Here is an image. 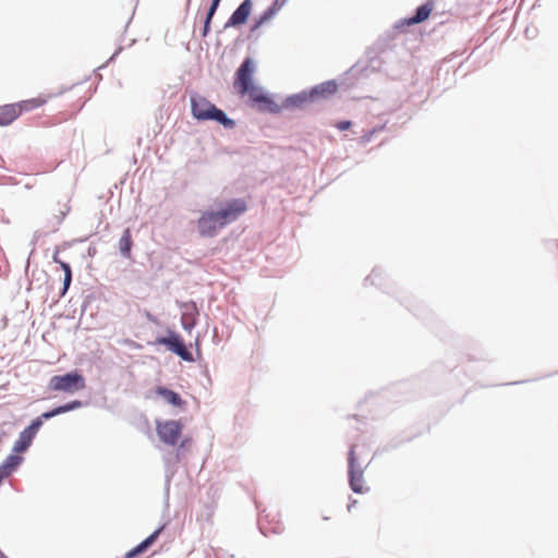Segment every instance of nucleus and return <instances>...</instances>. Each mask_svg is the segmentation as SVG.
<instances>
[{"instance_id": "obj_1", "label": "nucleus", "mask_w": 558, "mask_h": 558, "mask_svg": "<svg viewBox=\"0 0 558 558\" xmlns=\"http://www.w3.org/2000/svg\"><path fill=\"white\" fill-rule=\"evenodd\" d=\"M337 92V83L333 80L323 82L310 89L288 96L281 101V109H303L306 105L327 99Z\"/></svg>"}, {"instance_id": "obj_2", "label": "nucleus", "mask_w": 558, "mask_h": 558, "mask_svg": "<svg viewBox=\"0 0 558 558\" xmlns=\"http://www.w3.org/2000/svg\"><path fill=\"white\" fill-rule=\"evenodd\" d=\"M191 113L197 121H216L227 130L235 126V121L229 118L223 110L196 93L191 96Z\"/></svg>"}, {"instance_id": "obj_3", "label": "nucleus", "mask_w": 558, "mask_h": 558, "mask_svg": "<svg viewBox=\"0 0 558 558\" xmlns=\"http://www.w3.org/2000/svg\"><path fill=\"white\" fill-rule=\"evenodd\" d=\"M255 62L252 58H245L235 73L234 84L241 95L260 92V87L253 84Z\"/></svg>"}, {"instance_id": "obj_4", "label": "nucleus", "mask_w": 558, "mask_h": 558, "mask_svg": "<svg viewBox=\"0 0 558 558\" xmlns=\"http://www.w3.org/2000/svg\"><path fill=\"white\" fill-rule=\"evenodd\" d=\"M48 387L50 390L54 391L72 392L83 389L85 387V379L77 372L54 375L50 378Z\"/></svg>"}, {"instance_id": "obj_5", "label": "nucleus", "mask_w": 558, "mask_h": 558, "mask_svg": "<svg viewBox=\"0 0 558 558\" xmlns=\"http://www.w3.org/2000/svg\"><path fill=\"white\" fill-rule=\"evenodd\" d=\"M363 474L364 468H362L357 461L355 456V446L351 445L348 453V476L350 488L355 494H362L368 490V488L365 489L363 487Z\"/></svg>"}, {"instance_id": "obj_6", "label": "nucleus", "mask_w": 558, "mask_h": 558, "mask_svg": "<svg viewBox=\"0 0 558 558\" xmlns=\"http://www.w3.org/2000/svg\"><path fill=\"white\" fill-rule=\"evenodd\" d=\"M246 203L241 198H232L227 201L217 210H214L218 217L222 228L235 221L246 210Z\"/></svg>"}, {"instance_id": "obj_7", "label": "nucleus", "mask_w": 558, "mask_h": 558, "mask_svg": "<svg viewBox=\"0 0 558 558\" xmlns=\"http://www.w3.org/2000/svg\"><path fill=\"white\" fill-rule=\"evenodd\" d=\"M156 344L165 345L170 352L174 353L185 362H193V354L187 350L183 339L172 330L168 331L167 337H159Z\"/></svg>"}, {"instance_id": "obj_8", "label": "nucleus", "mask_w": 558, "mask_h": 558, "mask_svg": "<svg viewBox=\"0 0 558 558\" xmlns=\"http://www.w3.org/2000/svg\"><path fill=\"white\" fill-rule=\"evenodd\" d=\"M39 106L38 99L0 106V125H9L21 116L23 110H31Z\"/></svg>"}, {"instance_id": "obj_9", "label": "nucleus", "mask_w": 558, "mask_h": 558, "mask_svg": "<svg viewBox=\"0 0 558 558\" xmlns=\"http://www.w3.org/2000/svg\"><path fill=\"white\" fill-rule=\"evenodd\" d=\"M196 227L201 238H215L222 229L214 210L203 211L196 221Z\"/></svg>"}, {"instance_id": "obj_10", "label": "nucleus", "mask_w": 558, "mask_h": 558, "mask_svg": "<svg viewBox=\"0 0 558 558\" xmlns=\"http://www.w3.org/2000/svg\"><path fill=\"white\" fill-rule=\"evenodd\" d=\"M183 425L180 421H166L163 423H157V435L160 440L169 446L177 445L181 434Z\"/></svg>"}, {"instance_id": "obj_11", "label": "nucleus", "mask_w": 558, "mask_h": 558, "mask_svg": "<svg viewBox=\"0 0 558 558\" xmlns=\"http://www.w3.org/2000/svg\"><path fill=\"white\" fill-rule=\"evenodd\" d=\"M247 96L252 102V107L258 110L259 112H279V104H277L271 97L265 94L262 87L260 92H252L247 94Z\"/></svg>"}, {"instance_id": "obj_12", "label": "nucleus", "mask_w": 558, "mask_h": 558, "mask_svg": "<svg viewBox=\"0 0 558 558\" xmlns=\"http://www.w3.org/2000/svg\"><path fill=\"white\" fill-rule=\"evenodd\" d=\"M38 425L39 421H32V423L20 433L17 440L13 445V452H23L32 445L33 439L40 429Z\"/></svg>"}, {"instance_id": "obj_13", "label": "nucleus", "mask_w": 558, "mask_h": 558, "mask_svg": "<svg viewBox=\"0 0 558 558\" xmlns=\"http://www.w3.org/2000/svg\"><path fill=\"white\" fill-rule=\"evenodd\" d=\"M181 325L186 331H191L197 324L198 308L195 302H182L180 304Z\"/></svg>"}, {"instance_id": "obj_14", "label": "nucleus", "mask_w": 558, "mask_h": 558, "mask_svg": "<svg viewBox=\"0 0 558 558\" xmlns=\"http://www.w3.org/2000/svg\"><path fill=\"white\" fill-rule=\"evenodd\" d=\"M252 0H243L226 22L225 28L235 27L246 23L252 12Z\"/></svg>"}, {"instance_id": "obj_15", "label": "nucleus", "mask_w": 558, "mask_h": 558, "mask_svg": "<svg viewBox=\"0 0 558 558\" xmlns=\"http://www.w3.org/2000/svg\"><path fill=\"white\" fill-rule=\"evenodd\" d=\"M23 458L21 456L11 453L0 464V483L9 477L22 463Z\"/></svg>"}, {"instance_id": "obj_16", "label": "nucleus", "mask_w": 558, "mask_h": 558, "mask_svg": "<svg viewBox=\"0 0 558 558\" xmlns=\"http://www.w3.org/2000/svg\"><path fill=\"white\" fill-rule=\"evenodd\" d=\"M279 10V0H272V3L269 8H267L260 15L256 16L254 19V23L251 27V32L256 31L260 26H263L265 23L269 22L275 17Z\"/></svg>"}, {"instance_id": "obj_17", "label": "nucleus", "mask_w": 558, "mask_h": 558, "mask_svg": "<svg viewBox=\"0 0 558 558\" xmlns=\"http://www.w3.org/2000/svg\"><path fill=\"white\" fill-rule=\"evenodd\" d=\"M432 11H433V3L430 1H428V2L417 7L415 10V13L412 16L405 19L404 23L407 25L420 24L428 19Z\"/></svg>"}, {"instance_id": "obj_18", "label": "nucleus", "mask_w": 558, "mask_h": 558, "mask_svg": "<svg viewBox=\"0 0 558 558\" xmlns=\"http://www.w3.org/2000/svg\"><path fill=\"white\" fill-rule=\"evenodd\" d=\"M163 526L158 527L149 536H147L144 541H142L138 545H136L133 549L128 551L124 556V558H134L138 554L144 553L159 536L160 532L162 531Z\"/></svg>"}, {"instance_id": "obj_19", "label": "nucleus", "mask_w": 558, "mask_h": 558, "mask_svg": "<svg viewBox=\"0 0 558 558\" xmlns=\"http://www.w3.org/2000/svg\"><path fill=\"white\" fill-rule=\"evenodd\" d=\"M257 523L260 533L266 537L276 535L279 531V522L270 521L266 514H260Z\"/></svg>"}, {"instance_id": "obj_20", "label": "nucleus", "mask_w": 558, "mask_h": 558, "mask_svg": "<svg viewBox=\"0 0 558 558\" xmlns=\"http://www.w3.org/2000/svg\"><path fill=\"white\" fill-rule=\"evenodd\" d=\"M156 392L171 405L182 407L185 403V401L181 398V396L178 392L167 387H157Z\"/></svg>"}, {"instance_id": "obj_21", "label": "nucleus", "mask_w": 558, "mask_h": 558, "mask_svg": "<svg viewBox=\"0 0 558 558\" xmlns=\"http://www.w3.org/2000/svg\"><path fill=\"white\" fill-rule=\"evenodd\" d=\"M131 247H132V235L131 230L126 228L119 241V250L123 257H130L131 256Z\"/></svg>"}, {"instance_id": "obj_22", "label": "nucleus", "mask_w": 558, "mask_h": 558, "mask_svg": "<svg viewBox=\"0 0 558 558\" xmlns=\"http://www.w3.org/2000/svg\"><path fill=\"white\" fill-rule=\"evenodd\" d=\"M53 260L56 263H59L61 265V268L63 269L64 271V279H63V287H62V290H61V296H63L69 288H70V284L72 282V270H71V267L68 263H64V262H61L58 259V253H56L53 255Z\"/></svg>"}, {"instance_id": "obj_23", "label": "nucleus", "mask_w": 558, "mask_h": 558, "mask_svg": "<svg viewBox=\"0 0 558 558\" xmlns=\"http://www.w3.org/2000/svg\"><path fill=\"white\" fill-rule=\"evenodd\" d=\"M83 407V402L80 401V400H73L71 402H68L65 404H62V405H59L57 407L58 408V412L59 414H63V413H66V412H70V411H74L76 409H80Z\"/></svg>"}, {"instance_id": "obj_24", "label": "nucleus", "mask_w": 558, "mask_h": 558, "mask_svg": "<svg viewBox=\"0 0 558 558\" xmlns=\"http://www.w3.org/2000/svg\"><path fill=\"white\" fill-rule=\"evenodd\" d=\"M57 415H59L58 408H54L50 411L44 412L41 415L34 418L33 421H39L38 427L40 428L43 426L44 421L50 420Z\"/></svg>"}, {"instance_id": "obj_25", "label": "nucleus", "mask_w": 558, "mask_h": 558, "mask_svg": "<svg viewBox=\"0 0 558 558\" xmlns=\"http://www.w3.org/2000/svg\"><path fill=\"white\" fill-rule=\"evenodd\" d=\"M384 129H385V124L374 126L372 130H368L367 132H365V133L362 135V137H361L362 142H363V143H368V142H371V140H372V137H373V135H374V134H376V133L381 132Z\"/></svg>"}, {"instance_id": "obj_26", "label": "nucleus", "mask_w": 558, "mask_h": 558, "mask_svg": "<svg viewBox=\"0 0 558 558\" xmlns=\"http://www.w3.org/2000/svg\"><path fill=\"white\" fill-rule=\"evenodd\" d=\"M191 444H192V439L191 438H184L180 442V445H179V447L177 449V454H175L178 461L181 460L182 454L184 453L185 450H187L190 448Z\"/></svg>"}, {"instance_id": "obj_27", "label": "nucleus", "mask_w": 558, "mask_h": 558, "mask_svg": "<svg viewBox=\"0 0 558 558\" xmlns=\"http://www.w3.org/2000/svg\"><path fill=\"white\" fill-rule=\"evenodd\" d=\"M380 276H381V270L379 268H374L372 270L371 275L366 277L365 283L378 284L376 279L379 278Z\"/></svg>"}, {"instance_id": "obj_28", "label": "nucleus", "mask_w": 558, "mask_h": 558, "mask_svg": "<svg viewBox=\"0 0 558 558\" xmlns=\"http://www.w3.org/2000/svg\"><path fill=\"white\" fill-rule=\"evenodd\" d=\"M351 124H352L351 121L343 120V121H340L337 123V128L340 131H345V130L350 129Z\"/></svg>"}, {"instance_id": "obj_29", "label": "nucleus", "mask_w": 558, "mask_h": 558, "mask_svg": "<svg viewBox=\"0 0 558 558\" xmlns=\"http://www.w3.org/2000/svg\"><path fill=\"white\" fill-rule=\"evenodd\" d=\"M217 10H218L217 7L210 4L208 10H207V12H206L205 19L213 20V17L215 16Z\"/></svg>"}, {"instance_id": "obj_30", "label": "nucleus", "mask_w": 558, "mask_h": 558, "mask_svg": "<svg viewBox=\"0 0 558 558\" xmlns=\"http://www.w3.org/2000/svg\"><path fill=\"white\" fill-rule=\"evenodd\" d=\"M210 32V28L209 27H205L203 26V31H202V37H206Z\"/></svg>"}, {"instance_id": "obj_31", "label": "nucleus", "mask_w": 558, "mask_h": 558, "mask_svg": "<svg viewBox=\"0 0 558 558\" xmlns=\"http://www.w3.org/2000/svg\"><path fill=\"white\" fill-rule=\"evenodd\" d=\"M147 318H148V320H150L154 324L158 323L157 318L154 315H151L150 313H147Z\"/></svg>"}, {"instance_id": "obj_32", "label": "nucleus", "mask_w": 558, "mask_h": 558, "mask_svg": "<svg viewBox=\"0 0 558 558\" xmlns=\"http://www.w3.org/2000/svg\"><path fill=\"white\" fill-rule=\"evenodd\" d=\"M211 21H213V20L204 19V25H203V26H205V27H209V28H210Z\"/></svg>"}, {"instance_id": "obj_33", "label": "nucleus", "mask_w": 558, "mask_h": 558, "mask_svg": "<svg viewBox=\"0 0 558 558\" xmlns=\"http://www.w3.org/2000/svg\"><path fill=\"white\" fill-rule=\"evenodd\" d=\"M121 50H122V48H121V47H119V48L116 50V52L111 56L110 61H111V60H113V59H114V58H116V57L121 52Z\"/></svg>"}, {"instance_id": "obj_34", "label": "nucleus", "mask_w": 558, "mask_h": 558, "mask_svg": "<svg viewBox=\"0 0 558 558\" xmlns=\"http://www.w3.org/2000/svg\"><path fill=\"white\" fill-rule=\"evenodd\" d=\"M221 0H211L210 4L219 8Z\"/></svg>"}, {"instance_id": "obj_35", "label": "nucleus", "mask_w": 558, "mask_h": 558, "mask_svg": "<svg viewBox=\"0 0 558 558\" xmlns=\"http://www.w3.org/2000/svg\"><path fill=\"white\" fill-rule=\"evenodd\" d=\"M95 253H96V248L95 247H89L88 248V255L93 256V255H95Z\"/></svg>"}, {"instance_id": "obj_36", "label": "nucleus", "mask_w": 558, "mask_h": 558, "mask_svg": "<svg viewBox=\"0 0 558 558\" xmlns=\"http://www.w3.org/2000/svg\"><path fill=\"white\" fill-rule=\"evenodd\" d=\"M355 504H356V500H353L352 504H349L348 505V510H351V508L354 507Z\"/></svg>"}, {"instance_id": "obj_37", "label": "nucleus", "mask_w": 558, "mask_h": 558, "mask_svg": "<svg viewBox=\"0 0 558 558\" xmlns=\"http://www.w3.org/2000/svg\"><path fill=\"white\" fill-rule=\"evenodd\" d=\"M356 68H357L356 65L352 66V68L350 69V72H355V71H356Z\"/></svg>"}, {"instance_id": "obj_38", "label": "nucleus", "mask_w": 558, "mask_h": 558, "mask_svg": "<svg viewBox=\"0 0 558 558\" xmlns=\"http://www.w3.org/2000/svg\"><path fill=\"white\" fill-rule=\"evenodd\" d=\"M0 558H8V557L0 550Z\"/></svg>"}, {"instance_id": "obj_39", "label": "nucleus", "mask_w": 558, "mask_h": 558, "mask_svg": "<svg viewBox=\"0 0 558 558\" xmlns=\"http://www.w3.org/2000/svg\"><path fill=\"white\" fill-rule=\"evenodd\" d=\"M284 3H286V0H281V2H280L281 8L284 5Z\"/></svg>"}]
</instances>
